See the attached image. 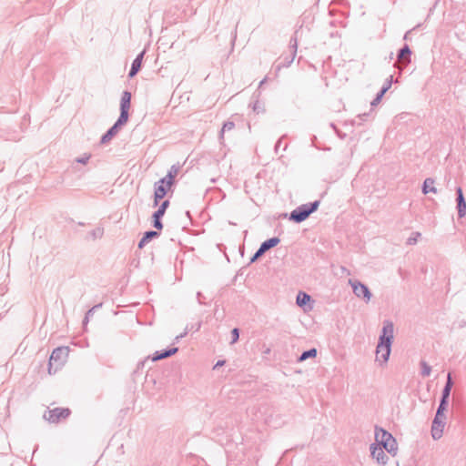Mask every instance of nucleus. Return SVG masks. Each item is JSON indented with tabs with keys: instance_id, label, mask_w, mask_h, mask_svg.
Returning <instances> with one entry per match:
<instances>
[{
	"instance_id": "c756f323",
	"label": "nucleus",
	"mask_w": 466,
	"mask_h": 466,
	"mask_svg": "<svg viewBox=\"0 0 466 466\" xmlns=\"http://www.w3.org/2000/svg\"><path fill=\"white\" fill-rule=\"evenodd\" d=\"M458 209L459 218H463L466 215V206H456Z\"/></svg>"
},
{
	"instance_id": "79ce46f5",
	"label": "nucleus",
	"mask_w": 466,
	"mask_h": 466,
	"mask_svg": "<svg viewBox=\"0 0 466 466\" xmlns=\"http://www.w3.org/2000/svg\"><path fill=\"white\" fill-rule=\"evenodd\" d=\"M162 204L167 205L168 204V201L165 200Z\"/></svg>"
},
{
	"instance_id": "58836bf2",
	"label": "nucleus",
	"mask_w": 466,
	"mask_h": 466,
	"mask_svg": "<svg viewBox=\"0 0 466 466\" xmlns=\"http://www.w3.org/2000/svg\"><path fill=\"white\" fill-rule=\"evenodd\" d=\"M269 352H270V349H269V348H267V350H264V352H263V353H264V354H268Z\"/></svg>"
},
{
	"instance_id": "20e7f679",
	"label": "nucleus",
	"mask_w": 466,
	"mask_h": 466,
	"mask_svg": "<svg viewBox=\"0 0 466 466\" xmlns=\"http://www.w3.org/2000/svg\"><path fill=\"white\" fill-rule=\"evenodd\" d=\"M71 413L72 411L69 408H55L46 410L43 417L48 422L57 424L66 420Z\"/></svg>"
},
{
	"instance_id": "f257e3e1",
	"label": "nucleus",
	"mask_w": 466,
	"mask_h": 466,
	"mask_svg": "<svg viewBox=\"0 0 466 466\" xmlns=\"http://www.w3.org/2000/svg\"><path fill=\"white\" fill-rule=\"evenodd\" d=\"M394 340V325L390 319L383 321V327L376 347V358L378 361L386 363L389 360L391 346Z\"/></svg>"
},
{
	"instance_id": "c85d7f7f",
	"label": "nucleus",
	"mask_w": 466,
	"mask_h": 466,
	"mask_svg": "<svg viewBox=\"0 0 466 466\" xmlns=\"http://www.w3.org/2000/svg\"><path fill=\"white\" fill-rule=\"evenodd\" d=\"M124 125L125 124H118L117 120L116 124L107 132L109 133V135L114 137L118 132V127Z\"/></svg>"
},
{
	"instance_id": "e433bc0d",
	"label": "nucleus",
	"mask_w": 466,
	"mask_h": 466,
	"mask_svg": "<svg viewBox=\"0 0 466 466\" xmlns=\"http://www.w3.org/2000/svg\"><path fill=\"white\" fill-rule=\"evenodd\" d=\"M227 127H228V128H232V127H233V124H232V123H229V124H226V125H224V127H223V130H224L225 128H227Z\"/></svg>"
},
{
	"instance_id": "a878e982",
	"label": "nucleus",
	"mask_w": 466,
	"mask_h": 466,
	"mask_svg": "<svg viewBox=\"0 0 466 466\" xmlns=\"http://www.w3.org/2000/svg\"><path fill=\"white\" fill-rule=\"evenodd\" d=\"M265 252L262 248H258L257 251L253 254V256L250 258L249 264L256 262L259 258H261Z\"/></svg>"
},
{
	"instance_id": "5701e85b",
	"label": "nucleus",
	"mask_w": 466,
	"mask_h": 466,
	"mask_svg": "<svg viewBox=\"0 0 466 466\" xmlns=\"http://www.w3.org/2000/svg\"><path fill=\"white\" fill-rule=\"evenodd\" d=\"M102 306V304H97V305H95L94 307H92L91 309H89L86 315H85V318H84V320H83V325H86L88 320H89V318L92 317L94 315V312L96 309L100 308Z\"/></svg>"
},
{
	"instance_id": "72a5a7b5",
	"label": "nucleus",
	"mask_w": 466,
	"mask_h": 466,
	"mask_svg": "<svg viewBox=\"0 0 466 466\" xmlns=\"http://www.w3.org/2000/svg\"><path fill=\"white\" fill-rule=\"evenodd\" d=\"M113 137V136L109 135V133L107 132L103 137H102V142L103 143H106L107 141H109L111 138Z\"/></svg>"
},
{
	"instance_id": "0eeeda50",
	"label": "nucleus",
	"mask_w": 466,
	"mask_h": 466,
	"mask_svg": "<svg viewBox=\"0 0 466 466\" xmlns=\"http://www.w3.org/2000/svg\"><path fill=\"white\" fill-rule=\"evenodd\" d=\"M446 415L442 412L441 415L436 411L435 417L431 424V436L433 440H440L443 434Z\"/></svg>"
},
{
	"instance_id": "4be33fe9",
	"label": "nucleus",
	"mask_w": 466,
	"mask_h": 466,
	"mask_svg": "<svg viewBox=\"0 0 466 466\" xmlns=\"http://www.w3.org/2000/svg\"><path fill=\"white\" fill-rule=\"evenodd\" d=\"M423 192H424V194H428L430 192H435L433 179L428 178L425 180L424 186H423Z\"/></svg>"
},
{
	"instance_id": "f704fd0d",
	"label": "nucleus",
	"mask_w": 466,
	"mask_h": 466,
	"mask_svg": "<svg viewBox=\"0 0 466 466\" xmlns=\"http://www.w3.org/2000/svg\"><path fill=\"white\" fill-rule=\"evenodd\" d=\"M225 362H226L225 360H218V362L215 364L213 369L215 370V369H217L218 367L223 366L225 364Z\"/></svg>"
},
{
	"instance_id": "6e6552de",
	"label": "nucleus",
	"mask_w": 466,
	"mask_h": 466,
	"mask_svg": "<svg viewBox=\"0 0 466 466\" xmlns=\"http://www.w3.org/2000/svg\"><path fill=\"white\" fill-rule=\"evenodd\" d=\"M131 106V93L125 91L121 97L120 102V116L118 118V124H126L128 120V112Z\"/></svg>"
},
{
	"instance_id": "9d476101",
	"label": "nucleus",
	"mask_w": 466,
	"mask_h": 466,
	"mask_svg": "<svg viewBox=\"0 0 466 466\" xmlns=\"http://www.w3.org/2000/svg\"><path fill=\"white\" fill-rule=\"evenodd\" d=\"M370 449L372 458L375 459L379 464L382 466L387 464L389 457L383 451V448L378 446L376 443H372Z\"/></svg>"
},
{
	"instance_id": "a211bd4d",
	"label": "nucleus",
	"mask_w": 466,
	"mask_h": 466,
	"mask_svg": "<svg viewBox=\"0 0 466 466\" xmlns=\"http://www.w3.org/2000/svg\"><path fill=\"white\" fill-rule=\"evenodd\" d=\"M453 386V380L451 373H448L446 383L442 389L441 395L450 397Z\"/></svg>"
},
{
	"instance_id": "a19ab883",
	"label": "nucleus",
	"mask_w": 466,
	"mask_h": 466,
	"mask_svg": "<svg viewBox=\"0 0 466 466\" xmlns=\"http://www.w3.org/2000/svg\"><path fill=\"white\" fill-rule=\"evenodd\" d=\"M145 362H146V360H144V361L140 362V363L138 364V367H139L140 365H141V366H144Z\"/></svg>"
},
{
	"instance_id": "2eb2a0df",
	"label": "nucleus",
	"mask_w": 466,
	"mask_h": 466,
	"mask_svg": "<svg viewBox=\"0 0 466 466\" xmlns=\"http://www.w3.org/2000/svg\"><path fill=\"white\" fill-rule=\"evenodd\" d=\"M280 242V238H278V237H273V238H270L265 241H263L259 248L263 249V251L266 253L267 251H268L269 249L275 248L276 246H278Z\"/></svg>"
},
{
	"instance_id": "473e14b6",
	"label": "nucleus",
	"mask_w": 466,
	"mask_h": 466,
	"mask_svg": "<svg viewBox=\"0 0 466 466\" xmlns=\"http://www.w3.org/2000/svg\"><path fill=\"white\" fill-rule=\"evenodd\" d=\"M187 334V329H186V330H185L183 333H181V334H179V335L176 336V338H175V342H178V341H179V339H182V338H184Z\"/></svg>"
},
{
	"instance_id": "cd10ccee",
	"label": "nucleus",
	"mask_w": 466,
	"mask_h": 466,
	"mask_svg": "<svg viewBox=\"0 0 466 466\" xmlns=\"http://www.w3.org/2000/svg\"><path fill=\"white\" fill-rule=\"evenodd\" d=\"M410 49L408 46L404 47L403 49H401L400 53V56H399V59L400 61H404L407 57V56L410 55Z\"/></svg>"
},
{
	"instance_id": "393cba45",
	"label": "nucleus",
	"mask_w": 466,
	"mask_h": 466,
	"mask_svg": "<svg viewBox=\"0 0 466 466\" xmlns=\"http://www.w3.org/2000/svg\"><path fill=\"white\" fill-rule=\"evenodd\" d=\"M420 237V232H412L411 236L407 239V245H415Z\"/></svg>"
},
{
	"instance_id": "4468645a",
	"label": "nucleus",
	"mask_w": 466,
	"mask_h": 466,
	"mask_svg": "<svg viewBox=\"0 0 466 466\" xmlns=\"http://www.w3.org/2000/svg\"><path fill=\"white\" fill-rule=\"evenodd\" d=\"M311 301V297L304 292V291H299L297 295V298H296V303L298 306L303 308L305 310L307 309H306V306Z\"/></svg>"
},
{
	"instance_id": "2f4dec72",
	"label": "nucleus",
	"mask_w": 466,
	"mask_h": 466,
	"mask_svg": "<svg viewBox=\"0 0 466 466\" xmlns=\"http://www.w3.org/2000/svg\"><path fill=\"white\" fill-rule=\"evenodd\" d=\"M385 92H386V89H385V88H384V89H382V90L380 91V93L378 95V96L376 97V99L372 102V105H376V104H378V103L380 101V99H381V97L383 96V95H384V93H385Z\"/></svg>"
},
{
	"instance_id": "7c9ffc66",
	"label": "nucleus",
	"mask_w": 466,
	"mask_h": 466,
	"mask_svg": "<svg viewBox=\"0 0 466 466\" xmlns=\"http://www.w3.org/2000/svg\"><path fill=\"white\" fill-rule=\"evenodd\" d=\"M457 202H458V204H465V203H464V198H463V195H462V190H461V188H458V198H457Z\"/></svg>"
},
{
	"instance_id": "c9c22d12",
	"label": "nucleus",
	"mask_w": 466,
	"mask_h": 466,
	"mask_svg": "<svg viewBox=\"0 0 466 466\" xmlns=\"http://www.w3.org/2000/svg\"><path fill=\"white\" fill-rule=\"evenodd\" d=\"M186 214H187V216L189 218V219H190L191 221H193V220H194V217H193V215H192V211H191V210H187V211H186Z\"/></svg>"
},
{
	"instance_id": "39448f33",
	"label": "nucleus",
	"mask_w": 466,
	"mask_h": 466,
	"mask_svg": "<svg viewBox=\"0 0 466 466\" xmlns=\"http://www.w3.org/2000/svg\"><path fill=\"white\" fill-rule=\"evenodd\" d=\"M319 206H298L296 209L290 212L289 219L295 223H300L306 220L312 213L318 210Z\"/></svg>"
},
{
	"instance_id": "9b49d317",
	"label": "nucleus",
	"mask_w": 466,
	"mask_h": 466,
	"mask_svg": "<svg viewBox=\"0 0 466 466\" xmlns=\"http://www.w3.org/2000/svg\"><path fill=\"white\" fill-rule=\"evenodd\" d=\"M169 206H158V209L155 211L152 215V226L157 230L163 229V223H162V218L164 217L167 208Z\"/></svg>"
},
{
	"instance_id": "4c0bfd02",
	"label": "nucleus",
	"mask_w": 466,
	"mask_h": 466,
	"mask_svg": "<svg viewBox=\"0 0 466 466\" xmlns=\"http://www.w3.org/2000/svg\"><path fill=\"white\" fill-rule=\"evenodd\" d=\"M279 218H289L288 214L287 213H282L279 216Z\"/></svg>"
},
{
	"instance_id": "ea45409f",
	"label": "nucleus",
	"mask_w": 466,
	"mask_h": 466,
	"mask_svg": "<svg viewBox=\"0 0 466 466\" xmlns=\"http://www.w3.org/2000/svg\"><path fill=\"white\" fill-rule=\"evenodd\" d=\"M294 57H295V51H292V53H291V61H293Z\"/></svg>"
},
{
	"instance_id": "7ed1b4c3",
	"label": "nucleus",
	"mask_w": 466,
	"mask_h": 466,
	"mask_svg": "<svg viewBox=\"0 0 466 466\" xmlns=\"http://www.w3.org/2000/svg\"><path fill=\"white\" fill-rule=\"evenodd\" d=\"M69 348L68 347H57L56 348L49 358L48 361V373H56L60 370L66 361L68 357Z\"/></svg>"
},
{
	"instance_id": "37998d69",
	"label": "nucleus",
	"mask_w": 466,
	"mask_h": 466,
	"mask_svg": "<svg viewBox=\"0 0 466 466\" xmlns=\"http://www.w3.org/2000/svg\"><path fill=\"white\" fill-rule=\"evenodd\" d=\"M341 269H342L343 271H346V270H347V269H346V268H344V267H342V268H341Z\"/></svg>"
},
{
	"instance_id": "412c9836",
	"label": "nucleus",
	"mask_w": 466,
	"mask_h": 466,
	"mask_svg": "<svg viewBox=\"0 0 466 466\" xmlns=\"http://www.w3.org/2000/svg\"><path fill=\"white\" fill-rule=\"evenodd\" d=\"M177 174H178V167L173 166L169 169L167 177H164L163 179L170 181L171 184H174L175 177L177 176Z\"/></svg>"
},
{
	"instance_id": "aec40b11",
	"label": "nucleus",
	"mask_w": 466,
	"mask_h": 466,
	"mask_svg": "<svg viewBox=\"0 0 466 466\" xmlns=\"http://www.w3.org/2000/svg\"><path fill=\"white\" fill-rule=\"evenodd\" d=\"M420 366L421 369L420 375L422 377H429L431 372V367L425 360H420Z\"/></svg>"
},
{
	"instance_id": "bb28decb",
	"label": "nucleus",
	"mask_w": 466,
	"mask_h": 466,
	"mask_svg": "<svg viewBox=\"0 0 466 466\" xmlns=\"http://www.w3.org/2000/svg\"><path fill=\"white\" fill-rule=\"evenodd\" d=\"M239 339V329L238 328H234L231 330V344L236 343Z\"/></svg>"
},
{
	"instance_id": "f8f14e48",
	"label": "nucleus",
	"mask_w": 466,
	"mask_h": 466,
	"mask_svg": "<svg viewBox=\"0 0 466 466\" xmlns=\"http://www.w3.org/2000/svg\"><path fill=\"white\" fill-rule=\"evenodd\" d=\"M178 351L177 347L167 348L162 350H157L151 357L152 361H158L175 355Z\"/></svg>"
},
{
	"instance_id": "f3484780",
	"label": "nucleus",
	"mask_w": 466,
	"mask_h": 466,
	"mask_svg": "<svg viewBox=\"0 0 466 466\" xmlns=\"http://www.w3.org/2000/svg\"><path fill=\"white\" fill-rule=\"evenodd\" d=\"M318 354L317 349L311 348L308 350L303 351L298 358L299 362H302L309 358H315Z\"/></svg>"
},
{
	"instance_id": "423d86ee",
	"label": "nucleus",
	"mask_w": 466,
	"mask_h": 466,
	"mask_svg": "<svg viewBox=\"0 0 466 466\" xmlns=\"http://www.w3.org/2000/svg\"><path fill=\"white\" fill-rule=\"evenodd\" d=\"M349 284L351 286L353 293L356 297L362 299L366 303L370 300L372 294L366 284L360 282L358 279H349Z\"/></svg>"
},
{
	"instance_id": "1a4fd4ad",
	"label": "nucleus",
	"mask_w": 466,
	"mask_h": 466,
	"mask_svg": "<svg viewBox=\"0 0 466 466\" xmlns=\"http://www.w3.org/2000/svg\"><path fill=\"white\" fill-rule=\"evenodd\" d=\"M173 184L170 181L161 179L156 184L155 187V202H160L170 191Z\"/></svg>"
},
{
	"instance_id": "6ab92c4d",
	"label": "nucleus",
	"mask_w": 466,
	"mask_h": 466,
	"mask_svg": "<svg viewBox=\"0 0 466 466\" xmlns=\"http://www.w3.org/2000/svg\"><path fill=\"white\" fill-rule=\"evenodd\" d=\"M449 398L448 396H442L441 397L439 406L437 408L438 413L441 415L442 412L445 413V410H447L448 404H449Z\"/></svg>"
},
{
	"instance_id": "b1692460",
	"label": "nucleus",
	"mask_w": 466,
	"mask_h": 466,
	"mask_svg": "<svg viewBox=\"0 0 466 466\" xmlns=\"http://www.w3.org/2000/svg\"><path fill=\"white\" fill-rule=\"evenodd\" d=\"M89 234L93 239L101 238L104 235V229L102 228H96L90 231Z\"/></svg>"
},
{
	"instance_id": "ddd939ff",
	"label": "nucleus",
	"mask_w": 466,
	"mask_h": 466,
	"mask_svg": "<svg viewBox=\"0 0 466 466\" xmlns=\"http://www.w3.org/2000/svg\"><path fill=\"white\" fill-rule=\"evenodd\" d=\"M159 236H160V233L157 230H148V231H146L143 234V237L141 238V239L139 240V242L137 244V248L139 249L144 248V247L147 244H148L154 238H157Z\"/></svg>"
},
{
	"instance_id": "f03ea898",
	"label": "nucleus",
	"mask_w": 466,
	"mask_h": 466,
	"mask_svg": "<svg viewBox=\"0 0 466 466\" xmlns=\"http://www.w3.org/2000/svg\"><path fill=\"white\" fill-rule=\"evenodd\" d=\"M375 440L379 443L378 446L385 449L392 456L397 454V441L391 433L379 426H375Z\"/></svg>"
},
{
	"instance_id": "dca6fc26",
	"label": "nucleus",
	"mask_w": 466,
	"mask_h": 466,
	"mask_svg": "<svg viewBox=\"0 0 466 466\" xmlns=\"http://www.w3.org/2000/svg\"><path fill=\"white\" fill-rule=\"evenodd\" d=\"M144 53H141L132 63L131 70L129 72V76L133 77L140 69L142 64Z\"/></svg>"
}]
</instances>
